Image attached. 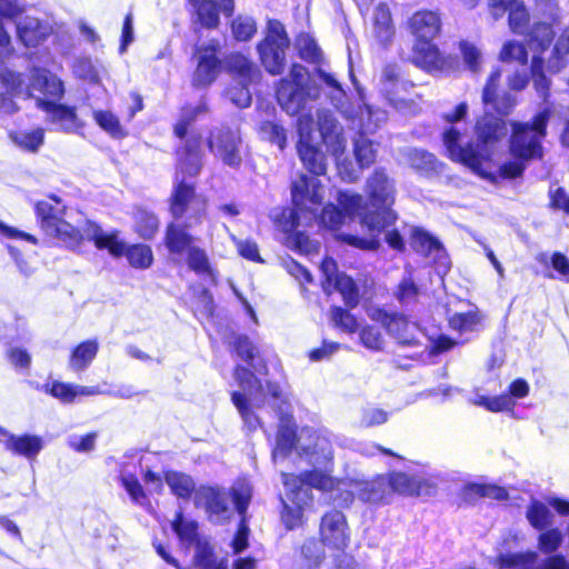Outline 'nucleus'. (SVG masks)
Returning <instances> with one entry per match:
<instances>
[{
	"instance_id": "obj_1",
	"label": "nucleus",
	"mask_w": 569,
	"mask_h": 569,
	"mask_svg": "<svg viewBox=\"0 0 569 569\" xmlns=\"http://www.w3.org/2000/svg\"><path fill=\"white\" fill-rule=\"evenodd\" d=\"M204 111L203 104L184 108L174 126V133L186 139L177 150L178 164L170 211L176 220L186 216V221L171 222L167 227L164 244L173 254H182L193 246L194 238L187 229L200 223L203 213V204L196 198L193 186L187 179L196 177L202 167L201 136L196 132L188 133V127L199 113Z\"/></svg>"
},
{
	"instance_id": "obj_2",
	"label": "nucleus",
	"mask_w": 569,
	"mask_h": 569,
	"mask_svg": "<svg viewBox=\"0 0 569 569\" xmlns=\"http://www.w3.org/2000/svg\"><path fill=\"white\" fill-rule=\"evenodd\" d=\"M234 379L242 391L232 392L231 399L249 430H256L260 426V419L251 407L260 408L267 396H269L270 406L277 411L280 425L272 452L273 459L286 457L295 446L298 450V437L296 426L291 421L290 403L281 387L273 382H267L266 393L263 386L254 375L241 366L236 367Z\"/></svg>"
},
{
	"instance_id": "obj_3",
	"label": "nucleus",
	"mask_w": 569,
	"mask_h": 569,
	"mask_svg": "<svg viewBox=\"0 0 569 569\" xmlns=\"http://www.w3.org/2000/svg\"><path fill=\"white\" fill-rule=\"evenodd\" d=\"M366 192L370 207L363 202L360 194L349 191H340L338 202L349 214L361 217V223L371 232V238L365 239L346 233L338 237L353 247L373 250L378 247L376 237L397 220V214L391 209L396 196L395 182L382 169H377L367 179Z\"/></svg>"
},
{
	"instance_id": "obj_4",
	"label": "nucleus",
	"mask_w": 569,
	"mask_h": 569,
	"mask_svg": "<svg viewBox=\"0 0 569 569\" xmlns=\"http://www.w3.org/2000/svg\"><path fill=\"white\" fill-rule=\"evenodd\" d=\"M40 227L49 237L56 238L69 248L77 247L82 239L93 241L98 249H107L111 256L123 252V243L117 233H106L98 224L86 221L82 227H73L64 217L67 207L56 196L40 200L34 206Z\"/></svg>"
},
{
	"instance_id": "obj_5",
	"label": "nucleus",
	"mask_w": 569,
	"mask_h": 569,
	"mask_svg": "<svg viewBox=\"0 0 569 569\" xmlns=\"http://www.w3.org/2000/svg\"><path fill=\"white\" fill-rule=\"evenodd\" d=\"M475 132L477 142L462 144L461 132L453 126L442 133L443 146L450 159L461 162L473 171L490 160L495 144L506 137V122L489 112L477 120Z\"/></svg>"
},
{
	"instance_id": "obj_6",
	"label": "nucleus",
	"mask_w": 569,
	"mask_h": 569,
	"mask_svg": "<svg viewBox=\"0 0 569 569\" xmlns=\"http://www.w3.org/2000/svg\"><path fill=\"white\" fill-rule=\"evenodd\" d=\"M281 478L286 488L281 519L286 528L292 530L302 525L303 510L313 500L312 488L327 489L332 481L318 471H306L299 476L282 472Z\"/></svg>"
},
{
	"instance_id": "obj_7",
	"label": "nucleus",
	"mask_w": 569,
	"mask_h": 569,
	"mask_svg": "<svg viewBox=\"0 0 569 569\" xmlns=\"http://www.w3.org/2000/svg\"><path fill=\"white\" fill-rule=\"evenodd\" d=\"M30 89L32 91H39L48 98L47 100L37 98L36 103L38 108L47 112L48 120L56 129L67 132L77 129L78 124L74 110L63 104L56 103L64 91L63 84L57 76L46 69H34L31 76Z\"/></svg>"
},
{
	"instance_id": "obj_8",
	"label": "nucleus",
	"mask_w": 569,
	"mask_h": 569,
	"mask_svg": "<svg viewBox=\"0 0 569 569\" xmlns=\"http://www.w3.org/2000/svg\"><path fill=\"white\" fill-rule=\"evenodd\" d=\"M320 92V87L310 79L307 69L295 63L289 77L280 80L277 99L287 113L296 114L305 108L308 100H317Z\"/></svg>"
},
{
	"instance_id": "obj_9",
	"label": "nucleus",
	"mask_w": 569,
	"mask_h": 569,
	"mask_svg": "<svg viewBox=\"0 0 569 569\" xmlns=\"http://www.w3.org/2000/svg\"><path fill=\"white\" fill-rule=\"evenodd\" d=\"M551 111L545 108L533 118L532 122H512L510 151L520 160L541 158L542 139L546 137L547 124Z\"/></svg>"
},
{
	"instance_id": "obj_10",
	"label": "nucleus",
	"mask_w": 569,
	"mask_h": 569,
	"mask_svg": "<svg viewBox=\"0 0 569 569\" xmlns=\"http://www.w3.org/2000/svg\"><path fill=\"white\" fill-rule=\"evenodd\" d=\"M323 194L325 187L318 178L301 174L295 180L291 186L295 209L283 211L282 214L287 219L282 227L283 230H295L299 224L300 214L308 213V219H311L322 203Z\"/></svg>"
},
{
	"instance_id": "obj_11",
	"label": "nucleus",
	"mask_w": 569,
	"mask_h": 569,
	"mask_svg": "<svg viewBox=\"0 0 569 569\" xmlns=\"http://www.w3.org/2000/svg\"><path fill=\"white\" fill-rule=\"evenodd\" d=\"M317 124L322 141L328 150L337 158V169L340 178L346 182L357 181L360 176V170L357 169L351 161L339 160V157L343 154L347 146L342 126L333 113L325 108L317 111Z\"/></svg>"
},
{
	"instance_id": "obj_12",
	"label": "nucleus",
	"mask_w": 569,
	"mask_h": 569,
	"mask_svg": "<svg viewBox=\"0 0 569 569\" xmlns=\"http://www.w3.org/2000/svg\"><path fill=\"white\" fill-rule=\"evenodd\" d=\"M298 453L306 457L312 471L323 473L327 478L333 458L332 435L328 430L302 428L298 436Z\"/></svg>"
},
{
	"instance_id": "obj_13",
	"label": "nucleus",
	"mask_w": 569,
	"mask_h": 569,
	"mask_svg": "<svg viewBox=\"0 0 569 569\" xmlns=\"http://www.w3.org/2000/svg\"><path fill=\"white\" fill-rule=\"evenodd\" d=\"M288 47L289 39L283 24L278 20H270L267 36L258 44L261 63L269 73L274 76L282 73Z\"/></svg>"
},
{
	"instance_id": "obj_14",
	"label": "nucleus",
	"mask_w": 569,
	"mask_h": 569,
	"mask_svg": "<svg viewBox=\"0 0 569 569\" xmlns=\"http://www.w3.org/2000/svg\"><path fill=\"white\" fill-rule=\"evenodd\" d=\"M336 491H343L340 498L332 495L339 506H348L356 497L365 502H380L388 498V483L385 476L372 480L351 479L340 482Z\"/></svg>"
},
{
	"instance_id": "obj_15",
	"label": "nucleus",
	"mask_w": 569,
	"mask_h": 569,
	"mask_svg": "<svg viewBox=\"0 0 569 569\" xmlns=\"http://www.w3.org/2000/svg\"><path fill=\"white\" fill-rule=\"evenodd\" d=\"M241 144L239 131L228 127L212 130L208 141L210 151L231 168H238L242 162Z\"/></svg>"
},
{
	"instance_id": "obj_16",
	"label": "nucleus",
	"mask_w": 569,
	"mask_h": 569,
	"mask_svg": "<svg viewBox=\"0 0 569 569\" xmlns=\"http://www.w3.org/2000/svg\"><path fill=\"white\" fill-rule=\"evenodd\" d=\"M196 503L206 509L214 523H222L233 515L230 493L223 487H200L196 492Z\"/></svg>"
},
{
	"instance_id": "obj_17",
	"label": "nucleus",
	"mask_w": 569,
	"mask_h": 569,
	"mask_svg": "<svg viewBox=\"0 0 569 569\" xmlns=\"http://www.w3.org/2000/svg\"><path fill=\"white\" fill-rule=\"evenodd\" d=\"M497 561L501 568L509 569H569V562L561 555L539 559L536 551L510 553L499 551Z\"/></svg>"
},
{
	"instance_id": "obj_18",
	"label": "nucleus",
	"mask_w": 569,
	"mask_h": 569,
	"mask_svg": "<svg viewBox=\"0 0 569 569\" xmlns=\"http://www.w3.org/2000/svg\"><path fill=\"white\" fill-rule=\"evenodd\" d=\"M321 543L328 548L343 550L349 542V531L342 512L332 510L325 513L319 526Z\"/></svg>"
},
{
	"instance_id": "obj_19",
	"label": "nucleus",
	"mask_w": 569,
	"mask_h": 569,
	"mask_svg": "<svg viewBox=\"0 0 569 569\" xmlns=\"http://www.w3.org/2000/svg\"><path fill=\"white\" fill-rule=\"evenodd\" d=\"M318 79L323 83L327 89V97L331 104L345 119H352L355 113V106L348 99L345 89L337 79L336 74L318 67L316 69Z\"/></svg>"
},
{
	"instance_id": "obj_20",
	"label": "nucleus",
	"mask_w": 569,
	"mask_h": 569,
	"mask_svg": "<svg viewBox=\"0 0 569 569\" xmlns=\"http://www.w3.org/2000/svg\"><path fill=\"white\" fill-rule=\"evenodd\" d=\"M490 14L498 20L509 12V26L515 33H523L529 21V13L520 0H491Z\"/></svg>"
},
{
	"instance_id": "obj_21",
	"label": "nucleus",
	"mask_w": 569,
	"mask_h": 569,
	"mask_svg": "<svg viewBox=\"0 0 569 569\" xmlns=\"http://www.w3.org/2000/svg\"><path fill=\"white\" fill-rule=\"evenodd\" d=\"M501 71L499 69L492 71L482 90V102L486 108L491 107L500 116H507L517 104L516 96L510 92L497 93Z\"/></svg>"
},
{
	"instance_id": "obj_22",
	"label": "nucleus",
	"mask_w": 569,
	"mask_h": 569,
	"mask_svg": "<svg viewBox=\"0 0 569 569\" xmlns=\"http://www.w3.org/2000/svg\"><path fill=\"white\" fill-rule=\"evenodd\" d=\"M217 41H210L207 47L198 49L199 62L193 76L196 86H208L214 81L220 70V62L216 58Z\"/></svg>"
},
{
	"instance_id": "obj_23",
	"label": "nucleus",
	"mask_w": 569,
	"mask_h": 569,
	"mask_svg": "<svg viewBox=\"0 0 569 569\" xmlns=\"http://www.w3.org/2000/svg\"><path fill=\"white\" fill-rule=\"evenodd\" d=\"M191 3L196 8L198 21L208 29L218 27L219 12L230 16L234 8L233 0H197Z\"/></svg>"
},
{
	"instance_id": "obj_24",
	"label": "nucleus",
	"mask_w": 569,
	"mask_h": 569,
	"mask_svg": "<svg viewBox=\"0 0 569 569\" xmlns=\"http://www.w3.org/2000/svg\"><path fill=\"white\" fill-rule=\"evenodd\" d=\"M440 18L433 11H418L409 20L411 33L421 41H432L440 32Z\"/></svg>"
},
{
	"instance_id": "obj_25",
	"label": "nucleus",
	"mask_w": 569,
	"mask_h": 569,
	"mask_svg": "<svg viewBox=\"0 0 569 569\" xmlns=\"http://www.w3.org/2000/svg\"><path fill=\"white\" fill-rule=\"evenodd\" d=\"M386 328L388 333L403 347L420 345V328L415 322H409L402 316L389 317L386 321Z\"/></svg>"
},
{
	"instance_id": "obj_26",
	"label": "nucleus",
	"mask_w": 569,
	"mask_h": 569,
	"mask_svg": "<svg viewBox=\"0 0 569 569\" xmlns=\"http://www.w3.org/2000/svg\"><path fill=\"white\" fill-rule=\"evenodd\" d=\"M388 114L385 110L379 108H372L370 106H365V108H356L352 119H347L351 121L352 126L358 129L361 134H371L375 133L383 123L387 122Z\"/></svg>"
},
{
	"instance_id": "obj_27",
	"label": "nucleus",
	"mask_w": 569,
	"mask_h": 569,
	"mask_svg": "<svg viewBox=\"0 0 569 569\" xmlns=\"http://www.w3.org/2000/svg\"><path fill=\"white\" fill-rule=\"evenodd\" d=\"M385 481L388 483V497L392 492H399L408 496H420L427 492L425 489L427 482L420 476L395 472L389 476H385Z\"/></svg>"
},
{
	"instance_id": "obj_28",
	"label": "nucleus",
	"mask_w": 569,
	"mask_h": 569,
	"mask_svg": "<svg viewBox=\"0 0 569 569\" xmlns=\"http://www.w3.org/2000/svg\"><path fill=\"white\" fill-rule=\"evenodd\" d=\"M6 437L4 448L29 460L36 459L43 448L42 438L36 435L14 436L8 432Z\"/></svg>"
},
{
	"instance_id": "obj_29",
	"label": "nucleus",
	"mask_w": 569,
	"mask_h": 569,
	"mask_svg": "<svg viewBox=\"0 0 569 569\" xmlns=\"http://www.w3.org/2000/svg\"><path fill=\"white\" fill-rule=\"evenodd\" d=\"M98 350L99 343L96 339L81 342L70 355L69 368L74 372L84 371L94 360Z\"/></svg>"
},
{
	"instance_id": "obj_30",
	"label": "nucleus",
	"mask_w": 569,
	"mask_h": 569,
	"mask_svg": "<svg viewBox=\"0 0 569 569\" xmlns=\"http://www.w3.org/2000/svg\"><path fill=\"white\" fill-rule=\"evenodd\" d=\"M298 153L305 168L315 176L326 173L327 163L323 152L311 142L298 143Z\"/></svg>"
},
{
	"instance_id": "obj_31",
	"label": "nucleus",
	"mask_w": 569,
	"mask_h": 569,
	"mask_svg": "<svg viewBox=\"0 0 569 569\" xmlns=\"http://www.w3.org/2000/svg\"><path fill=\"white\" fill-rule=\"evenodd\" d=\"M17 32L27 47H33L46 38L47 28L37 18L24 17L17 23Z\"/></svg>"
},
{
	"instance_id": "obj_32",
	"label": "nucleus",
	"mask_w": 569,
	"mask_h": 569,
	"mask_svg": "<svg viewBox=\"0 0 569 569\" xmlns=\"http://www.w3.org/2000/svg\"><path fill=\"white\" fill-rule=\"evenodd\" d=\"M569 64V26L558 38L547 62V70L551 73L561 72Z\"/></svg>"
},
{
	"instance_id": "obj_33",
	"label": "nucleus",
	"mask_w": 569,
	"mask_h": 569,
	"mask_svg": "<svg viewBox=\"0 0 569 569\" xmlns=\"http://www.w3.org/2000/svg\"><path fill=\"white\" fill-rule=\"evenodd\" d=\"M373 29L376 38L380 43H387L393 36V26L389 7L385 3H379L376 7L373 14Z\"/></svg>"
},
{
	"instance_id": "obj_34",
	"label": "nucleus",
	"mask_w": 569,
	"mask_h": 569,
	"mask_svg": "<svg viewBox=\"0 0 569 569\" xmlns=\"http://www.w3.org/2000/svg\"><path fill=\"white\" fill-rule=\"evenodd\" d=\"M187 264L190 270L201 277H206L208 279L214 278V270L210 264L206 250L198 246H192L187 251Z\"/></svg>"
},
{
	"instance_id": "obj_35",
	"label": "nucleus",
	"mask_w": 569,
	"mask_h": 569,
	"mask_svg": "<svg viewBox=\"0 0 569 569\" xmlns=\"http://www.w3.org/2000/svg\"><path fill=\"white\" fill-rule=\"evenodd\" d=\"M110 233H113V231H111ZM114 233L118 234L117 231H114ZM117 239L123 243L124 249L121 254H117L116 257H121L126 254L129 260V263L134 268L147 269L151 266L153 261V253L149 246L134 244L127 248L126 243L122 240H120L118 236Z\"/></svg>"
},
{
	"instance_id": "obj_36",
	"label": "nucleus",
	"mask_w": 569,
	"mask_h": 569,
	"mask_svg": "<svg viewBox=\"0 0 569 569\" xmlns=\"http://www.w3.org/2000/svg\"><path fill=\"white\" fill-rule=\"evenodd\" d=\"M228 491L230 493V498H232L234 509L241 517H244L252 498L251 483L247 479L241 478L234 481Z\"/></svg>"
},
{
	"instance_id": "obj_37",
	"label": "nucleus",
	"mask_w": 569,
	"mask_h": 569,
	"mask_svg": "<svg viewBox=\"0 0 569 569\" xmlns=\"http://www.w3.org/2000/svg\"><path fill=\"white\" fill-rule=\"evenodd\" d=\"M230 69L238 74L239 81L256 82L260 77L259 69L244 56L233 54L229 58Z\"/></svg>"
},
{
	"instance_id": "obj_38",
	"label": "nucleus",
	"mask_w": 569,
	"mask_h": 569,
	"mask_svg": "<svg viewBox=\"0 0 569 569\" xmlns=\"http://www.w3.org/2000/svg\"><path fill=\"white\" fill-rule=\"evenodd\" d=\"M413 60L417 66L425 69L438 68L440 66V53L431 41H421L415 46Z\"/></svg>"
},
{
	"instance_id": "obj_39",
	"label": "nucleus",
	"mask_w": 569,
	"mask_h": 569,
	"mask_svg": "<svg viewBox=\"0 0 569 569\" xmlns=\"http://www.w3.org/2000/svg\"><path fill=\"white\" fill-rule=\"evenodd\" d=\"M11 141L22 150L37 152L43 144L44 132L42 129L31 131H12L9 134Z\"/></svg>"
},
{
	"instance_id": "obj_40",
	"label": "nucleus",
	"mask_w": 569,
	"mask_h": 569,
	"mask_svg": "<svg viewBox=\"0 0 569 569\" xmlns=\"http://www.w3.org/2000/svg\"><path fill=\"white\" fill-rule=\"evenodd\" d=\"M164 479L172 493L179 498H189L196 487L192 478L182 472L168 471Z\"/></svg>"
},
{
	"instance_id": "obj_41",
	"label": "nucleus",
	"mask_w": 569,
	"mask_h": 569,
	"mask_svg": "<svg viewBox=\"0 0 569 569\" xmlns=\"http://www.w3.org/2000/svg\"><path fill=\"white\" fill-rule=\"evenodd\" d=\"M553 39V31L547 23H537L529 33L528 46L531 51L543 52Z\"/></svg>"
},
{
	"instance_id": "obj_42",
	"label": "nucleus",
	"mask_w": 569,
	"mask_h": 569,
	"mask_svg": "<svg viewBox=\"0 0 569 569\" xmlns=\"http://www.w3.org/2000/svg\"><path fill=\"white\" fill-rule=\"evenodd\" d=\"M296 48L302 60L310 63H321L322 51L318 47L316 40L309 34H300L296 40Z\"/></svg>"
},
{
	"instance_id": "obj_43",
	"label": "nucleus",
	"mask_w": 569,
	"mask_h": 569,
	"mask_svg": "<svg viewBox=\"0 0 569 569\" xmlns=\"http://www.w3.org/2000/svg\"><path fill=\"white\" fill-rule=\"evenodd\" d=\"M407 159L412 168L421 172L436 171L438 168L436 157L426 150L410 149L407 152Z\"/></svg>"
},
{
	"instance_id": "obj_44",
	"label": "nucleus",
	"mask_w": 569,
	"mask_h": 569,
	"mask_svg": "<svg viewBox=\"0 0 569 569\" xmlns=\"http://www.w3.org/2000/svg\"><path fill=\"white\" fill-rule=\"evenodd\" d=\"M93 119L97 124L111 137L123 138L126 136V131L120 124L118 117L112 112L96 110L93 111Z\"/></svg>"
},
{
	"instance_id": "obj_45",
	"label": "nucleus",
	"mask_w": 569,
	"mask_h": 569,
	"mask_svg": "<svg viewBox=\"0 0 569 569\" xmlns=\"http://www.w3.org/2000/svg\"><path fill=\"white\" fill-rule=\"evenodd\" d=\"M331 286L341 293L348 307L357 306L359 300L358 288L350 277L343 273L337 274Z\"/></svg>"
},
{
	"instance_id": "obj_46",
	"label": "nucleus",
	"mask_w": 569,
	"mask_h": 569,
	"mask_svg": "<svg viewBox=\"0 0 569 569\" xmlns=\"http://www.w3.org/2000/svg\"><path fill=\"white\" fill-rule=\"evenodd\" d=\"M193 562L200 569H227V562L224 560L217 561L213 557L211 547L207 543H197L196 555Z\"/></svg>"
},
{
	"instance_id": "obj_47",
	"label": "nucleus",
	"mask_w": 569,
	"mask_h": 569,
	"mask_svg": "<svg viewBox=\"0 0 569 569\" xmlns=\"http://www.w3.org/2000/svg\"><path fill=\"white\" fill-rule=\"evenodd\" d=\"M481 320L478 311L458 312L450 317V328L460 333L471 332L476 329Z\"/></svg>"
},
{
	"instance_id": "obj_48",
	"label": "nucleus",
	"mask_w": 569,
	"mask_h": 569,
	"mask_svg": "<svg viewBox=\"0 0 569 569\" xmlns=\"http://www.w3.org/2000/svg\"><path fill=\"white\" fill-rule=\"evenodd\" d=\"M551 512L546 505L533 501L527 510V518L530 525L538 529L545 530L551 522Z\"/></svg>"
},
{
	"instance_id": "obj_49",
	"label": "nucleus",
	"mask_w": 569,
	"mask_h": 569,
	"mask_svg": "<svg viewBox=\"0 0 569 569\" xmlns=\"http://www.w3.org/2000/svg\"><path fill=\"white\" fill-rule=\"evenodd\" d=\"M366 136L359 133V137L355 140V154L360 169L369 167L376 159L372 141L367 139Z\"/></svg>"
},
{
	"instance_id": "obj_50",
	"label": "nucleus",
	"mask_w": 569,
	"mask_h": 569,
	"mask_svg": "<svg viewBox=\"0 0 569 569\" xmlns=\"http://www.w3.org/2000/svg\"><path fill=\"white\" fill-rule=\"evenodd\" d=\"M381 81H382L381 90L386 93L389 101L396 108H399L401 100H397L393 98L395 93L397 92V88L399 86L397 68L395 66H386L382 70Z\"/></svg>"
},
{
	"instance_id": "obj_51",
	"label": "nucleus",
	"mask_w": 569,
	"mask_h": 569,
	"mask_svg": "<svg viewBox=\"0 0 569 569\" xmlns=\"http://www.w3.org/2000/svg\"><path fill=\"white\" fill-rule=\"evenodd\" d=\"M330 320L332 325L346 333H353L358 329L356 318L341 307H333L330 311Z\"/></svg>"
},
{
	"instance_id": "obj_52",
	"label": "nucleus",
	"mask_w": 569,
	"mask_h": 569,
	"mask_svg": "<svg viewBox=\"0 0 569 569\" xmlns=\"http://www.w3.org/2000/svg\"><path fill=\"white\" fill-rule=\"evenodd\" d=\"M159 227V220L153 214L146 210H138L136 212V228L143 239L153 237Z\"/></svg>"
},
{
	"instance_id": "obj_53",
	"label": "nucleus",
	"mask_w": 569,
	"mask_h": 569,
	"mask_svg": "<svg viewBox=\"0 0 569 569\" xmlns=\"http://www.w3.org/2000/svg\"><path fill=\"white\" fill-rule=\"evenodd\" d=\"M418 296L419 289L409 273L398 284L395 297L401 305L408 306L417 302Z\"/></svg>"
},
{
	"instance_id": "obj_54",
	"label": "nucleus",
	"mask_w": 569,
	"mask_h": 569,
	"mask_svg": "<svg viewBox=\"0 0 569 569\" xmlns=\"http://www.w3.org/2000/svg\"><path fill=\"white\" fill-rule=\"evenodd\" d=\"M499 59L503 62L516 61L522 66L527 64L528 53L526 48L515 40L506 42L500 51Z\"/></svg>"
},
{
	"instance_id": "obj_55",
	"label": "nucleus",
	"mask_w": 569,
	"mask_h": 569,
	"mask_svg": "<svg viewBox=\"0 0 569 569\" xmlns=\"http://www.w3.org/2000/svg\"><path fill=\"white\" fill-rule=\"evenodd\" d=\"M563 536L559 529H548L538 537V549L545 555H551L562 543Z\"/></svg>"
},
{
	"instance_id": "obj_56",
	"label": "nucleus",
	"mask_w": 569,
	"mask_h": 569,
	"mask_svg": "<svg viewBox=\"0 0 569 569\" xmlns=\"http://www.w3.org/2000/svg\"><path fill=\"white\" fill-rule=\"evenodd\" d=\"M231 30L233 37L239 41H247L257 31L256 21L248 16H239L232 21Z\"/></svg>"
},
{
	"instance_id": "obj_57",
	"label": "nucleus",
	"mask_w": 569,
	"mask_h": 569,
	"mask_svg": "<svg viewBox=\"0 0 569 569\" xmlns=\"http://www.w3.org/2000/svg\"><path fill=\"white\" fill-rule=\"evenodd\" d=\"M530 69L536 90L541 97H543V99H546L550 87V80L543 74V60L538 56H533Z\"/></svg>"
},
{
	"instance_id": "obj_58",
	"label": "nucleus",
	"mask_w": 569,
	"mask_h": 569,
	"mask_svg": "<svg viewBox=\"0 0 569 569\" xmlns=\"http://www.w3.org/2000/svg\"><path fill=\"white\" fill-rule=\"evenodd\" d=\"M355 214H349L347 211L343 213L333 204H328L322 209L321 212V223L331 229L337 230L342 226L346 221L347 217H353Z\"/></svg>"
},
{
	"instance_id": "obj_59",
	"label": "nucleus",
	"mask_w": 569,
	"mask_h": 569,
	"mask_svg": "<svg viewBox=\"0 0 569 569\" xmlns=\"http://www.w3.org/2000/svg\"><path fill=\"white\" fill-rule=\"evenodd\" d=\"M459 47L467 68L472 72H478L482 61L481 51L468 41H461Z\"/></svg>"
},
{
	"instance_id": "obj_60",
	"label": "nucleus",
	"mask_w": 569,
	"mask_h": 569,
	"mask_svg": "<svg viewBox=\"0 0 569 569\" xmlns=\"http://www.w3.org/2000/svg\"><path fill=\"white\" fill-rule=\"evenodd\" d=\"M301 555L307 561V567L312 568L323 559V545L315 539H309L302 545Z\"/></svg>"
},
{
	"instance_id": "obj_61",
	"label": "nucleus",
	"mask_w": 569,
	"mask_h": 569,
	"mask_svg": "<svg viewBox=\"0 0 569 569\" xmlns=\"http://www.w3.org/2000/svg\"><path fill=\"white\" fill-rule=\"evenodd\" d=\"M43 389L52 397L67 403L72 402L77 397L76 386L70 383L54 381L51 385H46Z\"/></svg>"
},
{
	"instance_id": "obj_62",
	"label": "nucleus",
	"mask_w": 569,
	"mask_h": 569,
	"mask_svg": "<svg viewBox=\"0 0 569 569\" xmlns=\"http://www.w3.org/2000/svg\"><path fill=\"white\" fill-rule=\"evenodd\" d=\"M172 528L179 538L183 541H193L197 536V523L194 521H186L182 513H177L172 521Z\"/></svg>"
},
{
	"instance_id": "obj_63",
	"label": "nucleus",
	"mask_w": 569,
	"mask_h": 569,
	"mask_svg": "<svg viewBox=\"0 0 569 569\" xmlns=\"http://www.w3.org/2000/svg\"><path fill=\"white\" fill-rule=\"evenodd\" d=\"M261 133L280 149L284 148L287 134L282 126L272 121H266L261 124Z\"/></svg>"
},
{
	"instance_id": "obj_64",
	"label": "nucleus",
	"mask_w": 569,
	"mask_h": 569,
	"mask_svg": "<svg viewBox=\"0 0 569 569\" xmlns=\"http://www.w3.org/2000/svg\"><path fill=\"white\" fill-rule=\"evenodd\" d=\"M360 340L366 348L375 351L381 350L385 342L380 330L371 326L365 327L360 331Z\"/></svg>"
}]
</instances>
